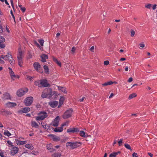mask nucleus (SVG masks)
Segmentation results:
<instances>
[{"label":"nucleus","mask_w":157,"mask_h":157,"mask_svg":"<svg viewBox=\"0 0 157 157\" xmlns=\"http://www.w3.org/2000/svg\"><path fill=\"white\" fill-rule=\"evenodd\" d=\"M57 94L55 91H52L51 88H48L45 89L42 92L41 97L43 98H51L53 95L56 96Z\"/></svg>","instance_id":"f257e3e1"},{"label":"nucleus","mask_w":157,"mask_h":157,"mask_svg":"<svg viewBox=\"0 0 157 157\" xmlns=\"http://www.w3.org/2000/svg\"><path fill=\"white\" fill-rule=\"evenodd\" d=\"M81 144V143L78 142H69L66 143V146L68 148L73 149L80 147Z\"/></svg>","instance_id":"f03ea898"},{"label":"nucleus","mask_w":157,"mask_h":157,"mask_svg":"<svg viewBox=\"0 0 157 157\" xmlns=\"http://www.w3.org/2000/svg\"><path fill=\"white\" fill-rule=\"evenodd\" d=\"M1 58L2 59L5 60H8L9 62L11 64H13L14 63V60L13 59L10 54L8 53V55L6 56H1Z\"/></svg>","instance_id":"7ed1b4c3"},{"label":"nucleus","mask_w":157,"mask_h":157,"mask_svg":"<svg viewBox=\"0 0 157 157\" xmlns=\"http://www.w3.org/2000/svg\"><path fill=\"white\" fill-rule=\"evenodd\" d=\"M47 117V113L45 112H41L39 114V116L36 117V121L42 120Z\"/></svg>","instance_id":"20e7f679"},{"label":"nucleus","mask_w":157,"mask_h":157,"mask_svg":"<svg viewBox=\"0 0 157 157\" xmlns=\"http://www.w3.org/2000/svg\"><path fill=\"white\" fill-rule=\"evenodd\" d=\"M72 111V109H69L67 110L63 114V117L64 119L69 118L71 116Z\"/></svg>","instance_id":"39448f33"},{"label":"nucleus","mask_w":157,"mask_h":157,"mask_svg":"<svg viewBox=\"0 0 157 157\" xmlns=\"http://www.w3.org/2000/svg\"><path fill=\"white\" fill-rule=\"evenodd\" d=\"M33 98L32 97H29L26 98L24 101V103L26 106H30L33 103Z\"/></svg>","instance_id":"423d86ee"},{"label":"nucleus","mask_w":157,"mask_h":157,"mask_svg":"<svg viewBox=\"0 0 157 157\" xmlns=\"http://www.w3.org/2000/svg\"><path fill=\"white\" fill-rule=\"evenodd\" d=\"M28 91V89L27 88L21 89L18 90L17 92V95L19 97H21Z\"/></svg>","instance_id":"0eeeda50"},{"label":"nucleus","mask_w":157,"mask_h":157,"mask_svg":"<svg viewBox=\"0 0 157 157\" xmlns=\"http://www.w3.org/2000/svg\"><path fill=\"white\" fill-rule=\"evenodd\" d=\"M33 67L36 71L40 73H42L40 70L41 69V66L40 64L38 62H35L33 64Z\"/></svg>","instance_id":"6e6552de"},{"label":"nucleus","mask_w":157,"mask_h":157,"mask_svg":"<svg viewBox=\"0 0 157 157\" xmlns=\"http://www.w3.org/2000/svg\"><path fill=\"white\" fill-rule=\"evenodd\" d=\"M18 148L16 147H13L10 151L11 155H14L17 154L18 151Z\"/></svg>","instance_id":"1a4fd4ad"},{"label":"nucleus","mask_w":157,"mask_h":157,"mask_svg":"<svg viewBox=\"0 0 157 157\" xmlns=\"http://www.w3.org/2000/svg\"><path fill=\"white\" fill-rule=\"evenodd\" d=\"M79 132V130L78 128H71L67 130V132L68 133H75Z\"/></svg>","instance_id":"9d476101"},{"label":"nucleus","mask_w":157,"mask_h":157,"mask_svg":"<svg viewBox=\"0 0 157 157\" xmlns=\"http://www.w3.org/2000/svg\"><path fill=\"white\" fill-rule=\"evenodd\" d=\"M40 83L41 87H47L49 85L48 82L46 79H43L41 80Z\"/></svg>","instance_id":"9b49d317"},{"label":"nucleus","mask_w":157,"mask_h":157,"mask_svg":"<svg viewBox=\"0 0 157 157\" xmlns=\"http://www.w3.org/2000/svg\"><path fill=\"white\" fill-rule=\"evenodd\" d=\"M6 105L7 107L12 108L16 106L17 104L14 102H9L6 104Z\"/></svg>","instance_id":"f8f14e48"},{"label":"nucleus","mask_w":157,"mask_h":157,"mask_svg":"<svg viewBox=\"0 0 157 157\" xmlns=\"http://www.w3.org/2000/svg\"><path fill=\"white\" fill-rule=\"evenodd\" d=\"M59 117L58 116H57L54 119L52 125L53 126L56 127L58 126L59 124Z\"/></svg>","instance_id":"ddd939ff"},{"label":"nucleus","mask_w":157,"mask_h":157,"mask_svg":"<svg viewBox=\"0 0 157 157\" xmlns=\"http://www.w3.org/2000/svg\"><path fill=\"white\" fill-rule=\"evenodd\" d=\"M2 98L4 99L9 100L11 99V97L10 94L8 93H6L3 95Z\"/></svg>","instance_id":"4468645a"},{"label":"nucleus","mask_w":157,"mask_h":157,"mask_svg":"<svg viewBox=\"0 0 157 157\" xmlns=\"http://www.w3.org/2000/svg\"><path fill=\"white\" fill-rule=\"evenodd\" d=\"M58 104V102L55 101L53 102H50L49 103V105L52 108H55L57 106Z\"/></svg>","instance_id":"2eb2a0df"},{"label":"nucleus","mask_w":157,"mask_h":157,"mask_svg":"<svg viewBox=\"0 0 157 157\" xmlns=\"http://www.w3.org/2000/svg\"><path fill=\"white\" fill-rule=\"evenodd\" d=\"M30 110V109L29 107H25L19 111L20 112L26 113Z\"/></svg>","instance_id":"dca6fc26"},{"label":"nucleus","mask_w":157,"mask_h":157,"mask_svg":"<svg viewBox=\"0 0 157 157\" xmlns=\"http://www.w3.org/2000/svg\"><path fill=\"white\" fill-rule=\"evenodd\" d=\"M23 57V53L21 49L19 48L18 49V53L17 56V59H22Z\"/></svg>","instance_id":"f3484780"},{"label":"nucleus","mask_w":157,"mask_h":157,"mask_svg":"<svg viewBox=\"0 0 157 157\" xmlns=\"http://www.w3.org/2000/svg\"><path fill=\"white\" fill-rule=\"evenodd\" d=\"M41 61L43 62H45L46 61V59H48V57L47 55L43 54L41 56Z\"/></svg>","instance_id":"a211bd4d"},{"label":"nucleus","mask_w":157,"mask_h":157,"mask_svg":"<svg viewBox=\"0 0 157 157\" xmlns=\"http://www.w3.org/2000/svg\"><path fill=\"white\" fill-rule=\"evenodd\" d=\"M16 141L17 144L19 145L25 144L27 143V142L26 141H21L18 140H16Z\"/></svg>","instance_id":"6ab92c4d"},{"label":"nucleus","mask_w":157,"mask_h":157,"mask_svg":"<svg viewBox=\"0 0 157 157\" xmlns=\"http://www.w3.org/2000/svg\"><path fill=\"white\" fill-rule=\"evenodd\" d=\"M31 125L33 127L37 128L38 127V124L35 121H32L31 122Z\"/></svg>","instance_id":"aec40b11"},{"label":"nucleus","mask_w":157,"mask_h":157,"mask_svg":"<svg viewBox=\"0 0 157 157\" xmlns=\"http://www.w3.org/2000/svg\"><path fill=\"white\" fill-rule=\"evenodd\" d=\"M63 130V128L62 127L56 128L54 129V131L55 132H60Z\"/></svg>","instance_id":"412c9836"},{"label":"nucleus","mask_w":157,"mask_h":157,"mask_svg":"<svg viewBox=\"0 0 157 157\" xmlns=\"http://www.w3.org/2000/svg\"><path fill=\"white\" fill-rule=\"evenodd\" d=\"M121 153V151H118L117 152H114L110 154L109 157H116L117 155Z\"/></svg>","instance_id":"4be33fe9"},{"label":"nucleus","mask_w":157,"mask_h":157,"mask_svg":"<svg viewBox=\"0 0 157 157\" xmlns=\"http://www.w3.org/2000/svg\"><path fill=\"white\" fill-rule=\"evenodd\" d=\"M25 147L31 150H33L34 149V147L33 145L31 144H26L25 145Z\"/></svg>","instance_id":"5701e85b"},{"label":"nucleus","mask_w":157,"mask_h":157,"mask_svg":"<svg viewBox=\"0 0 157 157\" xmlns=\"http://www.w3.org/2000/svg\"><path fill=\"white\" fill-rule=\"evenodd\" d=\"M64 100V97H61V98H60L59 102V105L58 107L59 108L60 107L61 105H62L63 103V102Z\"/></svg>","instance_id":"b1692460"},{"label":"nucleus","mask_w":157,"mask_h":157,"mask_svg":"<svg viewBox=\"0 0 157 157\" xmlns=\"http://www.w3.org/2000/svg\"><path fill=\"white\" fill-rule=\"evenodd\" d=\"M57 86L59 90H61V91L65 93H67V91L66 90L65 88L62 87L61 86Z\"/></svg>","instance_id":"393cba45"},{"label":"nucleus","mask_w":157,"mask_h":157,"mask_svg":"<svg viewBox=\"0 0 157 157\" xmlns=\"http://www.w3.org/2000/svg\"><path fill=\"white\" fill-rule=\"evenodd\" d=\"M9 69L10 70V73L12 78L13 79V78H15L16 76L14 75L13 72L12 71V69L10 67L9 68Z\"/></svg>","instance_id":"a878e982"},{"label":"nucleus","mask_w":157,"mask_h":157,"mask_svg":"<svg viewBox=\"0 0 157 157\" xmlns=\"http://www.w3.org/2000/svg\"><path fill=\"white\" fill-rule=\"evenodd\" d=\"M41 124L42 127L43 128H44L45 129H47L48 130L49 126L48 125L47 126V124L45 123L42 122L41 123Z\"/></svg>","instance_id":"bb28decb"},{"label":"nucleus","mask_w":157,"mask_h":157,"mask_svg":"<svg viewBox=\"0 0 157 157\" xmlns=\"http://www.w3.org/2000/svg\"><path fill=\"white\" fill-rule=\"evenodd\" d=\"M53 59L54 61L60 67L61 66V63L57 59L54 57H53Z\"/></svg>","instance_id":"cd10ccee"},{"label":"nucleus","mask_w":157,"mask_h":157,"mask_svg":"<svg viewBox=\"0 0 157 157\" xmlns=\"http://www.w3.org/2000/svg\"><path fill=\"white\" fill-rule=\"evenodd\" d=\"M18 64L21 67H22L23 61L22 59H17Z\"/></svg>","instance_id":"c85d7f7f"},{"label":"nucleus","mask_w":157,"mask_h":157,"mask_svg":"<svg viewBox=\"0 0 157 157\" xmlns=\"http://www.w3.org/2000/svg\"><path fill=\"white\" fill-rule=\"evenodd\" d=\"M43 67L44 70L46 74H49V71L48 66L46 65H44Z\"/></svg>","instance_id":"c756f323"},{"label":"nucleus","mask_w":157,"mask_h":157,"mask_svg":"<svg viewBox=\"0 0 157 157\" xmlns=\"http://www.w3.org/2000/svg\"><path fill=\"white\" fill-rule=\"evenodd\" d=\"M115 83V82H112V81H110L105 82L104 84H102V85L103 86H107L108 85H111L113 84V83Z\"/></svg>","instance_id":"7c9ffc66"},{"label":"nucleus","mask_w":157,"mask_h":157,"mask_svg":"<svg viewBox=\"0 0 157 157\" xmlns=\"http://www.w3.org/2000/svg\"><path fill=\"white\" fill-rule=\"evenodd\" d=\"M79 135L82 137H86V135L84 131H81L79 132Z\"/></svg>","instance_id":"2f4dec72"},{"label":"nucleus","mask_w":157,"mask_h":157,"mask_svg":"<svg viewBox=\"0 0 157 157\" xmlns=\"http://www.w3.org/2000/svg\"><path fill=\"white\" fill-rule=\"evenodd\" d=\"M4 134L5 136H10L11 135V134L8 130H5L4 132Z\"/></svg>","instance_id":"473e14b6"},{"label":"nucleus","mask_w":157,"mask_h":157,"mask_svg":"<svg viewBox=\"0 0 157 157\" xmlns=\"http://www.w3.org/2000/svg\"><path fill=\"white\" fill-rule=\"evenodd\" d=\"M61 155V154L60 153L57 152L53 154L52 156L53 157H60Z\"/></svg>","instance_id":"72a5a7b5"},{"label":"nucleus","mask_w":157,"mask_h":157,"mask_svg":"<svg viewBox=\"0 0 157 157\" xmlns=\"http://www.w3.org/2000/svg\"><path fill=\"white\" fill-rule=\"evenodd\" d=\"M34 84L36 86H37L38 87H41V84L40 83V82L39 81H36L34 82Z\"/></svg>","instance_id":"f704fd0d"},{"label":"nucleus","mask_w":157,"mask_h":157,"mask_svg":"<svg viewBox=\"0 0 157 157\" xmlns=\"http://www.w3.org/2000/svg\"><path fill=\"white\" fill-rule=\"evenodd\" d=\"M136 94L135 93H133L131 94L129 96L128 99H132L134 97H136Z\"/></svg>","instance_id":"c9c22d12"},{"label":"nucleus","mask_w":157,"mask_h":157,"mask_svg":"<svg viewBox=\"0 0 157 157\" xmlns=\"http://www.w3.org/2000/svg\"><path fill=\"white\" fill-rule=\"evenodd\" d=\"M33 43L34 44L36 45L37 47H39L40 50L43 49L42 47H41L36 41H34Z\"/></svg>","instance_id":"e433bc0d"},{"label":"nucleus","mask_w":157,"mask_h":157,"mask_svg":"<svg viewBox=\"0 0 157 157\" xmlns=\"http://www.w3.org/2000/svg\"><path fill=\"white\" fill-rule=\"evenodd\" d=\"M130 36L132 37L134 36L135 34V31L133 29H131L130 30Z\"/></svg>","instance_id":"4c0bfd02"},{"label":"nucleus","mask_w":157,"mask_h":157,"mask_svg":"<svg viewBox=\"0 0 157 157\" xmlns=\"http://www.w3.org/2000/svg\"><path fill=\"white\" fill-rule=\"evenodd\" d=\"M124 147L127 149L130 150L131 151H132V149H131V147L128 144H125L124 145Z\"/></svg>","instance_id":"58836bf2"},{"label":"nucleus","mask_w":157,"mask_h":157,"mask_svg":"<svg viewBox=\"0 0 157 157\" xmlns=\"http://www.w3.org/2000/svg\"><path fill=\"white\" fill-rule=\"evenodd\" d=\"M38 42L40 43L41 45V47H42L43 46L44 40H39Z\"/></svg>","instance_id":"ea45409f"},{"label":"nucleus","mask_w":157,"mask_h":157,"mask_svg":"<svg viewBox=\"0 0 157 157\" xmlns=\"http://www.w3.org/2000/svg\"><path fill=\"white\" fill-rule=\"evenodd\" d=\"M5 38L2 36H0V43H2L5 41Z\"/></svg>","instance_id":"a19ab883"},{"label":"nucleus","mask_w":157,"mask_h":157,"mask_svg":"<svg viewBox=\"0 0 157 157\" xmlns=\"http://www.w3.org/2000/svg\"><path fill=\"white\" fill-rule=\"evenodd\" d=\"M69 122L68 121H67L65 122L63 124H62L61 125V127H63V126H68V125Z\"/></svg>","instance_id":"79ce46f5"},{"label":"nucleus","mask_w":157,"mask_h":157,"mask_svg":"<svg viewBox=\"0 0 157 157\" xmlns=\"http://www.w3.org/2000/svg\"><path fill=\"white\" fill-rule=\"evenodd\" d=\"M38 153V151H32L31 152V153L32 154L34 155H36Z\"/></svg>","instance_id":"37998d69"},{"label":"nucleus","mask_w":157,"mask_h":157,"mask_svg":"<svg viewBox=\"0 0 157 157\" xmlns=\"http://www.w3.org/2000/svg\"><path fill=\"white\" fill-rule=\"evenodd\" d=\"M4 29L1 25H0V33H2Z\"/></svg>","instance_id":"c03bdc74"},{"label":"nucleus","mask_w":157,"mask_h":157,"mask_svg":"<svg viewBox=\"0 0 157 157\" xmlns=\"http://www.w3.org/2000/svg\"><path fill=\"white\" fill-rule=\"evenodd\" d=\"M145 7L146 8H147L150 9L151 7V4H149L145 6Z\"/></svg>","instance_id":"a18cd8bd"},{"label":"nucleus","mask_w":157,"mask_h":157,"mask_svg":"<svg viewBox=\"0 0 157 157\" xmlns=\"http://www.w3.org/2000/svg\"><path fill=\"white\" fill-rule=\"evenodd\" d=\"M7 143L9 145L11 146H13V143L10 141H7Z\"/></svg>","instance_id":"49530a36"},{"label":"nucleus","mask_w":157,"mask_h":157,"mask_svg":"<svg viewBox=\"0 0 157 157\" xmlns=\"http://www.w3.org/2000/svg\"><path fill=\"white\" fill-rule=\"evenodd\" d=\"M123 141V139H120V140L118 142L119 144V145L120 146L122 144V143Z\"/></svg>","instance_id":"de8ad7c7"},{"label":"nucleus","mask_w":157,"mask_h":157,"mask_svg":"<svg viewBox=\"0 0 157 157\" xmlns=\"http://www.w3.org/2000/svg\"><path fill=\"white\" fill-rule=\"evenodd\" d=\"M133 157H138L137 154L135 152H134L132 154Z\"/></svg>","instance_id":"09e8293b"},{"label":"nucleus","mask_w":157,"mask_h":157,"mask_svg":"<svg viewBox=\"0 0 157 157\" xmlns=\"http://www.w3.org/2000/svg\"><path fill=\"white\" fill-rule=\"evenodd\" d=\"M104 64L105 65H108L109 64V61L108 60H105L104 62Z\"/></svg>","instance_id":"8fccbe9b"},{"label":"nucleus","mask_w":157,"mask_h":157,"mask_svg":"<svg viewBox=\"0 0 157 157\" xmlns=\"http://www.w3.org/2000/svg\"><path fill=\"white\" fill-rule=\"evenodd\" d=\"M2 58H1V56H0V63H1V64H4L5 63V62L2 59Z\"/></svg>","instance_id":"3c124183"},{"label":"nucleus","mask_w":157,"mask_h":157,"mask_svg":"<svg viewBox=\"0 0 157 157\" xmlns=\"http://www.w3.org/2000/svg\"><path fill=\"white\" fill-rule=\"evenodd\" d=\"M4 112H5V113H6V114L7 115H10L11 114V113L10 111H4Z\"/></svg>","instance_id":"603ef678"},{"label":"nucleus","mask_w":157,"mask_h":157,"mask_svg":"<svg viewBox=\"0 0 157 157\" xmlns=\"http://www.w3.org/2000/svg\"><path fill=\"white\" fill-rule=\"evenodd\" d=\"M0 47L2 48H4L5 47V45L2 43H0Z\"/></svg>","instance_id":"864d4df0"},{"label":"nucleus","mask_w":157,"mask_h":157,"mask_svg":"<svg viewBox=\"0 0 157 157\" xmlns=\"http://www.w3.org/2000/svg\"><path fill=\"white\" fill-rule=\"evenodd\" d=\"M76 50V48L75 47H72L71 49V52L73 53L75 52Z\"/></svg>","instance_id":"5fc2aeb1"},{"label":"nucleus","mask_w":157,"mask_h":157,"mask_svg":"<svg viewBox=\"0 0 157 157\" xmlns=\"http://www.w3.org/2000/svg\"><path fill=\"white\" fill-rule=\"evenodd\" d=\"M10 13H11V15L12 16V17H13V18L14 21H15V17L14 16V15L13 14V12H12V10H11L10 11Z\"/></svg>","instance_id":"6e6d98bb"},{"label":"nucleus","mask_w":157,"mask_h":157,"mask_svg":"<svg viewBox=\"0 0 157 157\" xmlns=\"http://www.w3.org/2000/svg\"><path fill=\"white\" fill-rule=\"evenodd\" d=\"M48 150H51L52 149V148L50 147V146H48V145H47L46 146Z\"/></svg>","instance_id":"4d7b16f0"},{"label":"nucleus","mask_w":157,"mask_h":157,"mask_svg":"<svg viewBox=\"0 0 157 157\" xmlns=\"http://www.w3.org/2000/svg\"><path fill=\"white\" fill-rule=\"evenodd\" d=\"M132 77H130L129 78V79H128V81L129 82H130L132 81Z\"/></svg>","instance_id":"13d9d810"},{"label":"nucleus","mask_w":157,"mask_h":157,"mask_svg":"<svg viewBox=\"0 0 157 157\" xmlns=\"http://www.w3.org/2000/svg\"><path fill=\"white\" fill-rule=\"evenodd\" d=\"M21 10L23 12H24L25 10V7H21Z\"/></svg>","instance_id":"bf43d9fd"},{"label":"nucleus","mask_w":157,"mask_h":157,"mask_svg":"<svg viewBox=\"0 0 157 157\" xmlns=\"http://www.w3.org/2000/svg\"><path fill=\"white\" fill-rule=\"evenodd\" d=\"M0 156L1 157H4L3 153L0 151Z\"/></svg>","instance_id":"052dcab7"},{"label":"nucleus","mask_w":157,"mask_h":157,"mask_svg":"<svg viewBox=\"0 0 157 157\" xmlns=\"http://www.w3.org/2000/svg\"><path fill=\"white\" fill-rule=\"evenodd\" d=\"M85 98L84 97H83L82 98L79 99V101L80 102H82L83 101Z\"/></svg>","instance_id":"680f3d73"},{"label":"nucleus","mask_w":157,"mask_h":157,"mask_svg":"<svg viewBox=\"0 0 157 157\" xmlns=\"http://www.w3.org/2000/svg\"><path fill=\"white\" fill-rule=\"evenodd\" d=\"M140 46L141 48H144L145 46V45L144 44L141 43L140 44Z\"/></svg>","instance_id":"e2e57ef3"},{"label":"nucleus","mask_w":157,"mask_h":157,"mask_svg":"<svg viewBox=\"0 0 157 157\" xmlns=\"http://www.w3.org/2000/svg\"><path fill=\"white\" fill-rule=\"evenodd\" d=\"M94 49V46H92L90 48V50L92 52H93Z\"/></svg>","instance_id":"0e129e2a"},{"label":"nucleus","mask_w":157,"mask_h":157,"mask_svg":"<svg viewBox=\"0 0 157 157\" xmlns=\"http://www.w3.org/2000/svg\"><path fill=\"white\" fill-rule=\"evenodd\" d=\"M114 95L113 93H111L110 94V96L109 97V98H111L114 96Z\"/></svg>","instance_id":"69168bd1"},{"label":"nucleus","mask_w":157,"mask_h":157,"mask_svg":"<svg viewBox=\"0 0 157 157\" xmlns=\"http://www.w3.org/2000/svg\"><path fill=\"white\" fill-rule=\"evenodd\" d=\"M27 77L28 79L30 80H31L32 78V77L28 75L27 76Z\"/></svg>","instance_id":"338daca9"},{"label":"nucleus","mask_w":157,"mask_h":157,"mask_svg":"<svg viewBox=\"0 0 157 157\" xmlns=\"http://www.w3.org/2000/svg\"><path fill=\"white\" fill-rule=\"evenodd\" d=\"M148 154L150 157H152L153 156V154L150 153H148Z\"/></svg>","instance_id":"774afa93"}]
</instances>
